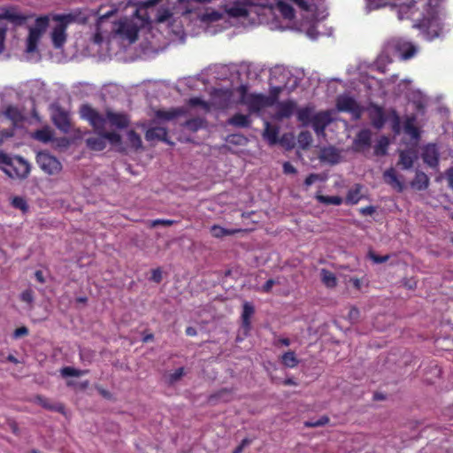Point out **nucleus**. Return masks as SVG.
I'll list each match as a JSON object with an SVG mask.
<instances>
[{
    "label": "nucleus",
    "instance_id": "nucleus-15",
    "mask_svg": "<svg viewBox=\"0 0 453 453\" xmlns=\"http://www.w3.org/2000/svg\"><path fill=\"white\" fill-rule=\"evenodd\" d=\"M422 159L424 163L431 167H435L439 164V152L435 144L426 145L422 151Z\"/></svg>",
    "mask_w": 453,
    "mask_h": 453
},
{
    "label": "nucleus",
    "instance_id": "nucleus-12",
    "mask_svg": "<svg viewBox=\"0 0 453 453\" xmlns=\"http://www.w3.org/2000/svg\"><path fill=\"white\" fill-rule=\"evenodd\" d=\"M145 139L148 142L161 141L167 144H173L168 139V132L165 127H155L149 128L145 133Z\"/></svg>",
    "mask_w": 453,
    "mask_h": 453
},
{
    "label": "nucleus",
    "instance_id": "nucleus-11",
    "mask_svg": "<svg viewBox=\"0 0 453 453\" xmlns=\"http://www.w3.org/2000/svg\"><path fill=\"white\" fill-rule=\"evenodd\" d=\"M234 388H224L210 395L208 397V403L211 405H216L219 403H227L234 399Z\"/></svg>",
    "mask_w": 453,
    "mask_h": 453
},
{
    "label": "nucleus",
    "instance_id": "nucleus-29",
    "mask_svg": "<svg viewBox=\"0 0 453 453\" xmlns=\"http://www.w3.org/2000/svg\"><path fill=\"white\" fill-rule=\"evenodd\" d=\"M362 185L356 184L352 188H350L346 196L345 202L348 204H357L362 198L363 196L361 194Z\"/></svg>",
    "mask_w": 453,
    "mask_h": 453
},
{
    "label": "nucleus",
    "instance_id": "nucleus-51",
    "mask_svg": "<svg viewBox=\"0 0 453 453\" xmlns=\"http://www.w3.org/2000/svg\"><path fill=\"white\" fill-rule=\"evenodd\" d=\"M12 205L16 209H19L23 212H27L28 211L27 203L26 199L21 196H14L12 200Z\"/></svg>",
    "mask_w": 453,
    "mask_h": 453
},
{
    "label": "nucleus",
    "instance_id": "nucleus-10",
    "mask_svg": "<svg viewBox=\"0 0 453 453\" xmlns=\"http://www.w3.org/2000/svg\"><path fill=\"white\" fill-rule=\"evenodd\" d=\"M32 17L33 15H25L22 13H19L15 12L13 8L6 9L2 13H0V20L6 19L14 24L15 26L24 25L26 21Z\"/></svg>",
    "mask_w": 453,
    "mask_h": 453
},
{
    "label": "nucleus",
    "instance_id": "nucleus-47",
    "mask_svg": "<svg viewBox=\"0 0 453 453\" xmlns=\"http://www.w3.org/2000/svg\"><path fill=\"white\" fill-rule=\"evenodd\" d=\"M60 372L63 377H81L86 374L88 372L75 369L71 366H65L61 369Z\"/></svg>",
    "mask_w": 453,
    "mask_h": 453
},
{
    "label": "nucleus",
    "instance_id": "nucleus-8",
    "mask_svg": "<svg viewBox=\"0 0 453 453\" xmlns=\"http://www.w3.org/2000/svg\"><path fill=\"white\" fill-rule=\"evenodd\" d=\"M117 33L127 37L131 42L138 38L139 29L135 24L129 20H121L118 24Z\"/></svg>",
    "mask_w": 453,
    "mask_h": 453
},
{
    "label": "nucleus",
    "instance_id": "nucleus-31",
    "mask_svg": "<svg viewBox=\"0 0 453 453\" xmlns=\"http://www.w3.org/2000/svg\"><path fill=\"white\" fill-rule=\"evenodd\" d=\"M41 35L35 29H29V34L27 39V52L33 53L37 50V44Z\"/></svg>",
    "mask_w": 453,
    "mask_h": 453
},
{
    "label": "nucleus",
    "instance_id": "nucleus-53",
    "mask_svg": "<svg viewBox=\"0 0 453 453\" xmlns=\"http://www.w3.org/2000/svg\"><path fill=\"white\" fill-rule=\"evenodd\" d=\"M367 257L374 263V264H382V263H385L387 262L390 256L389 255H384V256H380V255H378L376 254L374 251L372 250H369L368 254H367Z\"/></svg>",
    "mask_w": 453,
    "mask_h": 453
},
{
    "label": "nucleus",
    "instance_id": "nucleus-35",
    "mask_svg": "<svg viewBox=\"0 0 453 453\" xmlns=\"http://www.w3.org/2000/svg\"><path fill=\"white\" fill-rule=\"evenodd\" d=\"M205 124V119L202 118H193L187 119L182 126L188 129L191 132H196L202 127H203Z\"/></svg>",
    "mask_w": 453,
    "mask_h": 453
},
{
    "label": "nucleus",
    "instance_id": "nucleus-50",
    "mask_svg": "<svg viewBox=\"0 0 453 453\" xmlns=\"http://www.w3.org/2000/svg\"><path fill=\"white\" fill-rule=\"evenodd\" d=\"M97 111L92 108L88 104H83L81 107V115L83 119H87L88 122L96 114Z\"/></svg>",
    "mask_w": 453,
    "mask_h": 453
},
{
    "label": "nucleus",
    "instance_id": "nucleus-32",
    "mask_svg": "<svg viewBox=\"0 0 453 453\" xmlns=\"http://www.w3.org/2000/svg\"><path fill=\"white\" fill-rule=\"evenodd\" d=\"M242 229H227L219 225H213L211 227V234L215 238H222L226 235H234L236 233L242 232Z\"/></svg>",
    "mask_w": 453,
    "mask_h": 453
},
{
    "label": "nucleus",
    "instance_id": "nucleus-59",
    "mask_svg": "<svg viewBox=\"0 0 453 453\" xmlns=\"http://www.w3.org/2000/svg\"><path fill=\"white\" fill-rule=\"evenodd\" d=\"M359 317H360V311L358 309L353 307L349 310V314H348V319L352 324L357 323L359 319Z\"/></svg>",
    "mask_w": 453,
    "mask_h": 453
},
{
    "label": "nucleus",
    "instance_id": "nucleus-3",
    "mask_svg": "<svg viewBox=\"0 0 453 453\" xmlns=\"http://www.w3.org/2000/svg\"><path fill=\"white\" fill-rule=\"evenodd\" d=\"M55 21H58L51 33L52 42L54 47L58 49L61 48L66 41L65 30L69 23L74 20V17L72 14H57L53 17Z\"/></svg>",
    "mask_w": 453,
    "mask_h": 453
},
{
    "label": "nucleus",
    "instance_id": "nucleus-14",
    "mask_svg": "<svg viewBox=\"0 0 453 453\" xmlns=\"http://www.w3.org/2000/svg\"><path fill=\"white\" fill-rule=\"evenodd\" d=\"M52 120H53L54 125L58 129H60L65 133L71 129V121H70L69 114L61 109H58L54 112V114L52 116Z\"/></svg>",
    "mask_w": 453,
    "mask_h": 453
},
{
    "label": "nucleus",
    "instance_id": "nucleus-52",
    "mask_svg": "<svg viewBox=\"0 0 453 453\" xmlns=\"http://www.w3.org/2000/svg\"><path fill=\"white\" fill-rule=\"evenodd\" d=\"M99 134H103L104 140H108L111 144H119L121 142V136L115 132L101 131Z\"/></svg>",
    "mask_w": 453,
    "mask_h": 453
},
{
    "label": "nucleus",
    "instance_id": "nucleus-55",
    "mask_svg": "<svg viewBox=\"0 0 453 453\" xmlns=\"http://www.w3.org/2000/svg\"><path fill=\"white\" fill-rule=\"evenodd\" d=\"M5 114L10 119H12L14 122H17L21 119V115L15 107L9 106L6 109Z\"/></svg>",
    "mask_w": 453,
    "mask_h": 453
},
{
    "label": "nucleus",
    "instance_id": "nucleus-58",
    "mask_svg": "<svg viewBox=\"0 0 453 453\" xmlns=\"http://www.w3.org/2000/svg\"><path fill=\"white\" fill-rule=\"evenodd\" d=\"M20 299L21 301L28 303V304H32L33 302H34V293L33 291L28 288V289H26L25 291H23L21 294H20Z\"/></svg>",
    "mask_w": 453,
    "mask_h": 453
},
{
    "label": "nucleus",
    "instance_id": "nucleus-61",
    "mask_svg": "<svg viewBox=\"0 0 453 453\" xmlns=\"http://www.w3.org/2000/svg\"><path fill=\"white\" fill-rule=\"evenodd\" d=\"M321 178H320V175L318 174V173H311L309 174L305 180H304V185L306 188L310 187L311 185H312L315 181L317 180H320Z\"/></svg>",
    "mask_w": 453,
    "mask_h": 453
},
{
    "label": "nucleus",
    "instance_id": "nucleus-36",
    "mask_svg": "<svg viewBox=\"0 0 453 453\" xmlns=\"http://www.w3.org/2000/svg\"><path fill=\"white\" fill-rule=\"evenodd\" d=\"M315 198L317 199L318 202H319L320 203L326 204V205H329V204L341 205L343 201L342 198L339 196H324L321 194H317L315 196Z\"/></svg>",
    "mask_w": 453,
    "mask_h": 453
},
{
    "label": "nucleus",
    "instance_id": "nucleus-63",
    "mask_svg": "<svg viewBox=\"0 0 453 453\" xmlns=\"http://www.w3.org/2000/svg\"><path fill=\"white\" fill-rule=\"evenodd\" d=\"M375 211H376V209L372 205L362 207V208L359 209V212L363 216H368V215L371 216V215H372L375 212Z\"/></svg>",
    "mask_w": 453,
    "mask_h": 453
},
{
    "label": "nucleus",
    "instance_id": "nucleus-2",
    "mask_svg": "<svg viewBox=\"0 0 453 453\" xmlns=\"http://www.w3.org/2000/svg\"><path fill=\"white\" fill-rule=\"evenodd\" d=\"M240 104L246 105L250 113H258L273 104V99L262 94H248L247 87L240 86Z\"/></svg>",
    "mask_w": 453,
    "mask_h": 453
},
{
    "label": "nucleus",
    "instance_id": "nucleus-7",
    "mask_svg": "<svg viewBox=\"0 0 453 453\" xmlns=\"http://www.w3.org/2000/svg\"><path fill=\"white\" fill-rule=\"evenodd\" d=\"M369 119L372 126L377 130H380L388 121L383 108L377 104L371 105L369 109Z\"/></svg>",
    "mask_w": 453,
    "mask_h": 453
},
{
    "label": "nucleus",
    "instance_id": "nucleus-60",
    "mask_svg": "<svg viewBox=\"0 0 453 453\" xmlns=\"http://www.w3.org/2000/svg\"><path fill=\"white\" fill-rule=\"evenodd\" d=\"M150 280H152L156 283H159L162 280V271L160 268H156L151 271V275L149 278Z\"/></svg>",
    "mask_w": 453,
    "mask_h": 453
},
{
    "label": "nucleus",
    "instance_id": "nucleus-26",
    "mask_svg": "<svg viewBox=\"0 0 453 453\" xmlns=\"http://www.w3.org/2000/svg\"><path fill=\"white\" fill-rule=\"evenodd\" d=\"M227 123L230 126L235 127H249L251 124V119L249 115H244L242 113H235L228 120Z\"/></svg>",
    "mask_w": 453,
    "mask_h": 453
},
{
    "label": "nucleus",
    "instance_id": "nucleus-16",
    "mask_svg": "<svg viewBox=\"0 0 453 453\" xmlns=\"http://www.w3.org/2000/svg\"><path fill=\"white\" fill-rule=\"evenodd\" d=\"M383 180L388 185L398 192H403L404 185L403 181L399 180L396 171L393 167L388 168L383 173Z\"/></svg>",
    "mask_w": 453,
    "mask_h": 453
},
{
    "label": "nucleus",
    "instance_id": "nucleus-42",
    "mask_svg": "<svg viewBox=\"0 0 453 453\" xmlns=\"http://www.w3.org/2000/svg\"><path fill=\"white\" fill-rule=\"evenodd\" d=\"M188 104L190 107H198L199 106L204 111V112H209L211 111V104L200 97L189 98L188 101Z\"/></svg>",
    "mask_w": 453,
    "mask_h": 453
},
{
    "label": "nucleus",
    "instance_id": "nucleus-24",
    "mask_svg": "<svg viewBox=\"0 0 453 453\" xmlns=\"http://www.w3.org/2000/svg\"><path fill=\"white\" fill-rule=\"evenodd\" d=\"M429 185V178L428 176L420 171H418L415 174L414 179L411 182V188L422 191L428 188Z\"/></svg>",
    "mask_w": 453,
    "mask_h": 453
},
{
    "label": "nucleus",
    "instance_id": "nucleus-43",
    "mask_svg": "<svg viewBox=\"0 0 453 453\" xmlns=\"http://www.w3.org/2000/svg\"><path fill=\"white\" fill-rule=\"evenodd\" d=\"M49 21L50 19L48 16H40L35 19V27H30V29H35V31L42 35L48 27Z\"/></svg>",
    "mask_w": 453,
    "mask_h": 453
},
{
    "label": "nucleus",
    "instance_id": "nucleus-54",
    "mask_svg": "<svg viewBox=\"0 0 453 453\" xmlns=\"http://www.w3.org/2000/svg\"><path fill=\"white\" fill-rule=\"evenodd\" d=\"M183 375H184V368L180 367V368L176 369L173 372H172L168 375V378H167L168 382L170 384H174L178 380H180Z\"/></svg>",
    "mask_w": 453,
    "mask_h": 453
},
{
    "label": "nucleus",
    "instance_id": "nucleus-30",
    "mask_svg": "<svg viewBox=\"0 0 453 453\" xmlns=\"http://www.w3.org/2000/svg\"><path fill=\"white\" fill-rule=\"evenodd\" d=\"M387 118L388 120L390 121L393 132L396 134H399L401 133V119L397 111L394 108H390L388 111Z\"/></svg>",
    "mask_w": 453,
    "mask_h": 453
},
{
    "label": "nucleus",
    "instance_id": "nucleus-37",
    "mask_svg": "<svg viewBox=\"0 0 453 453\" xmlns=\"http://www.w3.org/2000/svg\"><path fill=\"white\" fill-rule=\"evenodd\" d=\"M34 138L42 142L46 143V142L52 141L53 133L50 128L44 127V128L36 130L34 134Z\"/></svg>",
    "mask_w": 453,
    "mask_h": 453
},
{
    "label": "nucleus",
    "instance_id": "nucleus-19",
    "mask_svg": "<svg viewBox=\"0 0 453 453\" xmlns=\"http://www.w3.org/2000/svg\"><path fill=\"white\" fill-rule=\"evenodd\" d=\"M188 113L187 109L184 107L172 108L170 110H158L156 112L157 118L164 120H171L179 116H183Z\"/></svg>",
    "mask_w": 453,
    "mask_h": 453
},
{
    "label": "nucleus",
    "instance_id": "nucleus-25",
    "mask_svg": "<svg viewBox=\"0 0 453 453\" xmlns=\"http://www.w3.org/2000/svg\"><path fill=\"white\" fill-rule=\"evenodd\" d=\"M86 145L91 150L102 151L106 147V142L103 134H98V136H92L86 139Z\"/></svg>",
    "mask_w": 453,
    "mask_h": 453
},
{
    "label": "nucleus",
    "instance_id": "nucleus-57",
    "mask_svg": "<svg viewBox=\"0 0 453 453\" xmlns=\"http://www.w3.org/2000/svg\"><path fill=\"white\" fill-rule=\"evenodd\" d=\"M174 223H175V221L172 220V219H157L151 220L150 222V227H155L157 226H173Z\"/></svg>",
    "mask_w": 453,
    "mask_h": 453
},
{
    "label": "nucleus",
    "instance_id": "nucleus-41",
    "mask_svg": "<svg viewBox=\"0 0 453 453\" xmlns=\"http://www.w3.org/2000/svg\"><path fill=\"white\" fill-rule=\"evenodd\" d=\"M105 122L106 119L98 111L89 121L90 125L94 127L97 134H99L101 131H104L105 127Z\"/></svg>",
    "mask_w": 453,
    "mask_h": 453
},
{
    "label": "nucleus",
    "instance_id": "nucleus-6",
    "mask_svg": "<svg viewBox=\"0 0 453 453\" xmlns=\"http://www.w3.org/2000/svg\"><path fill=\"white\" fill-rule=\"evenodd\" d=\"M419 27L425 28L424 34L427 40H434L438 37L441 32V26L438 17L430 18L423 17L420 21Z\"/></svg>",
    "mask_w": 453,
    "mask_h": 453
},
{
    "label": "nucleus",
    "instance_id": "nucleus-45",
    "mask_svg": "<svg viewBox=\"0 0 453 453\" xmlns=\"http://www.w3.org/2000/svg\"><path fill=\"white\" fill-rule=\"evenodd\" d=\"M278 8L284 18L289 19L294 18L295 10L289 4H287L285 2H280L278 4Z\"/></svg>",
    "mask_w": 453,
    "mask_h": 453
},
{
    "label": "nucleus",
    "instance_id": "nucleus-46",
    "mask_svg": "<svg viewBox=\"0 0 453 453\" xmlns=\"http://www.w3.org/2000/svg\"><path fill=\"white\" fill-rule=\"evenodd\" d=\"M388 146V140L387 137H381L378 143L374 147V154L376 156H384L387 154V150Z\"/></svg>",
    "mask_w": 453,
    "mask_h": 453
},
{
    "label": "nucleus",
    "instance_id": "nucleus-21",
    "mask_svg": "<svg viewBox=\"0 0 453 453\" xmlns=\"http://www.w3.org/2000/svg\"><path fill=\"white\" fill-rule=\"evenodd\" d=\"M106 117L111 125L118 128H125L129 124V119L126 114L107 111Z\"/></svg>",
    "mask_w": 453,
    "mask_h": 453
},
{
    "label": "nucleus",
    "instance_id": "nucleus-64",
    "mask_svg": "<svg viewBox=\"0 0 453 453\" xmlns=\"http://www.w3.org/2000/svg\"><path fill=\"white\" fill-rule=\"evenodd\" d=\"M446 176H447V180H448V183H449V187L453 191V167H450L449 169L447 170Z\"/></svg>",
    "mask_w": 453,
    "mask_h": 453
},
{
    "label": "nucleus",
    "instance_id": "nucleus-40",
    "mask_svg": "<svg viewBox=\"0 0 453 453\" xmlns=\"http://www.w3.org/2000/svg\"><path fill=\"white\" fill-rule=\"evenodd\" d=\"M281 362L285 366L289 368L296 367L299 363L294 351L284 353L281 357Z\"/></svg>",
    "mask_w": 453,
    "mask_h": 453
},
{
    "label": "nucleus",
    "instance_id": "nucleus-4",
    "mask_svg": "<svg viewBox=\"0 0 453 453\" xmlns=\"http://www.w3.org/2000/svg\"><path fill=\"white\" fill-rule=\"evenodd\" d=\"M336 107L339 111L349 112L354 120L361 119L364 108L351 96H342L337 98Z\"/></svg>",
    "mask_w": 453,
    "mask_h": 453
},
{
    "label": "nucleus",
    "instance_id": "nucleus-9",
    "mask_svg": "<svg viewBox=\"0 0 453 453\" xmlns=\"http://www.w3.org/2000/svg\"><path fill=\"white\" fill-rule=\"evenodd\" d=\"M395 48L403 59L411 58L417 52V47L412 42L403 38L395 40Z\"/></svg>",
    "mask_w": 453,
    "mask_h": 453
},
{
    "label": "nucleus",
    "instance_id": "nucleus-18",
    "mask_svg": "<svg viewBox=\"0 0 453 453\" xmlns=\"http://www.w3.org/2000/svg\"><path fill=\"white\" fill-rule=\"evenodd\" d=\"M416 120L417 117L415 114L407 116L403 123V130L404 133L410 135L412 139L418 140L420 137V133L415 125Z\"/></svg>",
    "mask_w": 453,
    "mask_h": 453
},
{
    "label": "nucleus",
    "instance_id": "nucleus-28",
    "mask_svg": "<svg viewBox=\"0 0 453 453\" xmlns=\"http://www.w3.org/2000/svg\"><path fill=\"white\" fill-rule=\"evenodd\" d=\"M320 159L333 165L337 164L340 159V154L334 147L324 148L320 151Z\"/></svg>",
    "mask_w": 453,
    "mask_h": 453
},
{
    "label": "nucleus",
    "instance_id": "nucleus-1",
    "mask_svg": "<svg viewBox=\"0 0 453 453\" xmlns=\"http://www.w3.org/2000/svg\"><path fill=\"white\" fill-rule=\"evenodd\" d=\"M0 165L3 171L12 179H26L30 173V165L21 157H11L0 151Z\"/></svg>",
    "mask_w": 453,
    "mask_h": 453
},
{
    "label": "nucleus",
    "instance_id": "nucleus-38",
    "mask_svg": "<svg viewBox=\"0 0 453 453\" xmlns=\"http://www.w3.org/2000/svg\"><path fill=\"white\" fill-rule=\"evenodd\" d=\"M127 140L130 146L134 150H138L142 148V138L139 134H137L134 130H129L127 132Z\"/></svg>",
    "mask_w": 453,
    "mask_h": 453
},
{
    "label": "nucleus",
    "instance_id": "nucleus-34",
    "mask_svg": "<svg viewBox=\"0 0 453 453\" xmlns=\"http://www.w3.org/2000/svg\"><path fill=\"white\" fill-rule=\"evenodd\" d=\"M36 401L41 406H42L43 408H45L47 410L58 411L60 413L64 412L65 407L61 403H52L49 401V399H47L43 396H41V395H38L36 397Z\"/></svg>",
    "mask_w": 453,
    "mask_h": 453
},
{
    "label": "nucleus",
    "instance_id": "nucleus-27",
    "mask_svg": "<svg viewBox=\"0 0 453 453\" xmlns=\"http://www.w3.org/2000/svg\"><path fill=\"white\" fill-rule=\"evenodd\" d=\"M416 157L415 151L411 150H402L399 155L398 164L401 165L403 169H410L413 166Z\"/></svg>",
    "mask_w": 453,
    "mask_h": 453
},
{
    "label": "nucleus",
    "instance_id": "nucleus-5",
    "mask_svg": "<svg viewBox=\"0 0 453 453\" xmlns=\"http://www.w3.org/2000/svg\"><path fill=\"white\" fill-rule=\"evenodd\" d=\"M36 163L45 173L50 175L57 174L62 169L58 159L47 152H39L36 156Z\"/></svg>",
    "mask_w": 453,
    "mask_h": 453
},
{
    "label": "nucleus",
    "instance_id": "nucleus-56",
    "mask_svg": "<svg viewBox=\"0 0 453 453\" xmlns=\"http://www.w3.org/2000/svg\"><path fill=\"white\" fill-rule=\"evenodd\" d=\"M7 30V25L0 22V54L4 50V42Z\"/></svg>",
    "mask_w": 453,
    "mask_h": 453
},
{
    "label": "nucleus",
    "instance_id": "nucleus-62",
    "mask_svg": "<svg viewBox=\"0 0 453 453\" xmlns=\"http://www.w3.org/2000/svg\"><path fill=\"white\" fill-rule=\"evenodd\" d=\"M296 172V167L290 162H285L283 164V173L285 174H295Z\"/></svg>",
    "mask_w": 453,
    "mask_h": 453
},
{
    "label": "nucleus",
    "instance_id": "nucleus-39",
    "mask_svg": "<svg viewBox=\"0 0 453 453\" xmlns=\"http://www.w3.org/2000/svg\"><path fill=\"white\" fill-rule=\"evenodd\" d=\"M297 142H298L299 146L302 149H303V150L308 149L312 142L311 134L309 131L300 132L297 136Z\"/></svg>",
    "mask_w": 453,
    "mask_h": 453
},
{
    "label": "nucleus",
    "instance_id": "nucleus-44",
    "mask_svg": "<svg viewBox=\"0 0 453 453\" xmlns=\"http://www.w3.org/2000/svg\"><path fill=\"white\" fill-rule=\"evenodd\" d=\"M173 12L168 7H160L156 15V21L157 23H164L172 18Z\"/></svg>",
    "mask_w": 453,
    "mask_h": 453
},
{
    "label": "nucleus",
    "instance_id": "nucleus-13",
    "mask_svg": "<svg viewBox=\"0 0 453 453\" xmlns=\"http://www.w3.org/2000/svg\"><path fill=\"white\" fill-rule=\"evenodd\" d=\"M372 143V132L370 129H361L354 139L353 145L356 151H361L367 149Z\"/></svg>",
    "mask_w": 453,
    "mask_h": 453
},
{
    "label": "nucleus",
    "instance_id": "nucleus-33",
    "mask_svg": "<svg viewBox=\"0 0 453 453\" xmlns=\"http://www.w3.org/2000/svg\"><path fill=\"white\" fill-rule=\"evenodd\" d=\"M442 1L443 0H427L425 9L426 14H424V17H438L439 8Z\"/></svg>",
    "mask_w": 453,
    "mask_h": 453
},
{
    "label": "nucleus",
    "instance_id": "nucleus-22",
    "mask_svg": "<svg viewBox=\"0 0 453 453\" xmlns=\"http://www.w3.org/2000/svg\"><path fill=\"white\" fill-rule=\"evenodd\" d=\"M265 126L263 133L264 138L269 142V144H276L279 142V127L275 125L270 124L268 121L265 123Z\"/></svg>",
    "mask_w": 453,
    "mask_h": 453
},
{
    "label": "nucleus",
    "instance_id": "nucleus-20",
    "mask_svg": "<svg viewBox=\"0 0 453 453\" xmlns=\"http://www.w3.org/2000/svg\"><path fill=\"white\" fill-rule=\"evenodd\" d=\"M254 312H255L254 306L250 303L245 302L243 303L242 313V326L244 329L245 334L250 330V327H251L250 318L253 316Z\"/></svg>",
    "mask_w": 453,
    "mask_h": 453
},
{
    "label": "nucleus",
    "instance_id": "nucleus-48",
    "mask_svg": "<svg viewBox=\"0 0 453 453\" xmlns=\"http://www.w3.org/2000/svg\"><path fill=\"white\" fill-rule=\"evenodd\" d=\"M296 117L297 119L303 125L308 124L311 117V109L309 107H303L299 109L296 112Z\"/></svg>",
    "mask_w": 453,
    "mask_h": 453
},
{
    "label": "nucleus",
    "instance_id": "nucleus-49",
    "mask_svg": "<svg viewBox=\"0 0 453 453\" xmlns=\"http://www.w3.org/2000/svg\"><path fill=\"white\" fill-rule=\"evenodd\" d=\"M329 422V418L327 416H321L318 419H311L304 422L305 427H319L323 426Z\"/></svg>",
    "mask_w": 453,
    "mask_h": 453
},
{
    "label": "nucleus",
    "instance_id": "nucleus-17",
    "mask_svg": "<svg viewBox=\"0 0 453 453\" xmlns=\"http://www.w3.org/2000/svg\"><path fill=\"white\" fill-rule=\"evenodd\" d=\"M296 109V104L292 100L281 102L278 104L277 118L279 119L290 118Z\"/></svg>",
    "mask_w": 453,
    "mask_h": 453
},
{
    "label": "nucleus",
    "instance_id": "nucleus-23",
    "mask_svg": "<svg viewBox=\"0 0 453 453\" xmlns=\"http://www.w3.org/2000/svg\"><path fill=\"white\" fill-rule=\"evenodd\" d=\"M330 119L327 113H319L314 117L313 119V129L315 133L319 134H325V129L329 124Z\"/></svg>",
    "mask_w": 453,
    "mask_h": 453
}]
</instances>
